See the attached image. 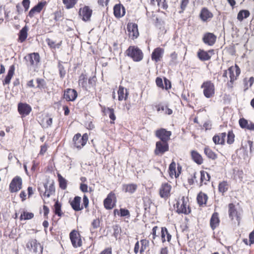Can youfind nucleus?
I'll list each match as a JSON object with an SVG mask.
<instances>
[{"label": "nucleus", "instance_id": "f257e3e1", "mask_svg": "<svg viewBox=\"0 0 254 254\" xmlns=\"http://www.w3.org/2000/svg\"><path fill=\"white\" fill-rule=\"evenodd\" d=\"M126 53L127 56L130 57L134 62H139L143 59V53L137 47L129 46L126 50Z\"/></svg>", "mask_w": 254, "mask_h": 254}, {"label": "nucleus", "instance_id": "f03ea898", "mask_svg": "<svg viewBox=\"0 0 254 254\" xmlns=\"http://www.w3.org/2000/svg\"><path fill=\"white\" fill-rule=\"evenodd\" d=\"M203 89L204 95L207 98L212 97L215 93V87L214 84L211 81L204 82L201 86Z\"/></svg>", "mask_w": 254, "mask_h": 254}, {"label": "nucleus", "instance_id": "7ed1b4c3", "mask_svg": "<svg viewBox=\"0 0 254 254\" xmlns=\"http://www.w3.org/2000/svg\"><path fill=\"white\" fill-rule=\"evenodd\" d=\"M88 139V136L87 133L83 134L82 136L79 133L76 134L73 138L74 146L78 149H81L86 144Z\"/></svg>", "mask_w": 254, "mask_h": 254}, {"label": "nucleus", "instance_id": "20e7f679", "mask_svg": "<svg viewBox=\"0 0 254 254\" xmlns=\"http://www.w3.org/2000/svg\"><path fill=\"white\" fill-rule=\"evenodd\" d=\"M177 212L179 213H184L188 214L190 212V207L187 206V201L184 196H183L180 201H178L176 204Z\"/></svg>", "mask_w": 254, "mask_h": 254}, {"label": "nucleus", "instance_id": "39448f33", "mask_svg": "<svg viewBox=\"0 0 254 254\" xmlns=\"http://www.w3.org/2000/svg\"><path fill=\"white\" fill-rule=\"evenodd\" d=\"M169 146L168 142L158 141L156 142L154 154L157 156H162L166 152L169 151Z\"/></svg>", "mask_w": 254, "mask_h": 254}, {"label": "nucleus", "instance_id": "423d86ee", "mask_svg": "<svg viewBox=\"0 0 254 254\" xmlns=\"http://www.w3.org/2000/svg\"><path fill=\"white\" fill-rule=\"evenodd\" d=\"M22 181L19 176H16L11 181L9 184V191L13 193L19 191L22 189Z\"/></svg>", "mask_w": 254, "mask_h": 254}, {"label": "nucleus", "instance_id": "0eeeda50", "mask_svg": "<svg viewBox=\"0 0 254 254\" xmlns=\"http://www.w3.org/2000/svg\"><path fill=\"white\" fill-rule=\"evenodd\" d=\"M28 65L37 66L40 62V58L38 53H33L27 55L24 57Z\"/></svg>", "mask_w": 254, "mask_h": 254}, {"label": "nucleus", "instance_id": "6e6552de", "mask_svg": "<svg viewBox=\"0 0 254 254\" xmlns=\"http://www.w3.org/2000/svg\"><path fill=\"white\" fill-rule=\"evenodd\" d=\"M26 248L29 250H33V252L37 253V252H42L43 247L41 246L40 243H38L35 239H30L26 245Z\"/></svg>", "mask_w": 254, "mask_h": 254}, {"label": "nucleus", "instance_id": "1a4fd4ad", "mask_svg": "<svg viewBox=\"0 0 254 254\" xmlns=\"http://www.w3.org/2000/svg\"><path fill=\"white\" fill-rule=\"evenodd\" d=\"M171 134V131H168L164 128L157 130L155 133L156 137L160 139L159 141L165 142H168Z\"/></svg>", "mask_w": 254, "mask_h": 254}, {"label": "nucleus", "instance_id": "9d476101", "mask_svg": "<svg viewBox=\"0 0 254 254\" xmlns=\"http://www.w3.org/2000/svg\"><path fill=\"white\" fill-rule=\"evenodd\" d=\"M92 13V10L88 6H84L83 8H80L79 10V15L84 21L90 20Z\"/></svg>", "mask_w": 254, "mask_h": 254}, {"label": "nucleus", "instance_id": "9b49d317", "mask_svg": "<svg viewBox=\"0 0 254 254\" xmlns=\"http://www.w3.org/2000/svg\"><path fill=\"white\" fill-rule=\"evenodd\" d=\"M115 194L113 192H110L104 200V205L106 209H111L115 206V202H113V199H116Z\"/></svg>", "mask_w": 254, "mask_h": 254}, {"label": "nucleus", "instance_id": "f8f14e48", "mask_svg": "<svg viewBox=\"0 0 254 254\" xmlns=\"http://www.w3.org/2000/svg\"><path fill=\"white\" fill-rule=\"evenodd\" d=\"M216 38V36L213 33L207 32L204 34L202 41L205 44L212 46L215 44Z\"/></svg>", "mask_w": 254, "mask_h": 254}, {"label": "nucleus", "instance_id": "ddd939ff", "mask_svg": "<svg viewBox=\"0 0 254 254\" xmlns=\"http://www.w3.org/2000/svg\"><path fill=\"white\" fill-rule=\"evenodd\" d=\"M127 29L128 32L129 36L132 39L136 38L139 35L137 25L135 23H130L127 25Z\"/></svg>", "mask_w": 254, "mask_h": 254}, {"label": "nucleus", "instance_id": "4468645a", "mask_svg": "<svg viewBox=\"0 0 254 254\" xmlns=\"http://www.w3.org/2000/svg\"><path fill=\"white\" fill-rule=\"evenodd\" d=\"M171 188V186L169 184H162L159 190L160 196L162 198H168L170 195Z\"/></svg>", "mask_w": 254, "mask_h": 254}, {"label": "nucleus", "instance_id": "2eb2a0df", "mask_svg": "<svg viewBox=\"0 0 254 254\" xmlns=\"http://www.w3.org/2000/svg\"><path fill=\"white\" fill-rule=\"evenodd\" d=\"M31 110L30 106L26 103H20L18 105V111L19 114L23 117L28 115Z\"/></svg>", "mask_w": 254, "mask_h": 254}, {"label": "nucleus", "instance_id": "dca6fc26", "mask_svg": "<svg viewBox=\"0 0 254 254\" xmlns=\"http://www.w3.org/2000/svg\"><path fill=\"white\" fill-rule=\"evenodd\" d=\"M164 52V50L163 48L160 47L155 48L151 54L152 60L156 63L158 62L162 59Z\"/></svg>", "mask_w": 254, "mask_h": 254}, {"label": "nucleus", "instance_id": "f3484780", "mask_svg": "<svg viewBox=\"0 0 254 254\" xmlns=\"http://www.w3.org/2000/svg\"><path fill=\"white\" fill-rule=\"evenodd\" d=\"M77 96V93L75 90L68 88L64 91V98L67 101H74Z\"/></svg>", "mask_w": 254, "mask_h": 254}, {"label": "nucleus", "instance_id": "a211bd4d", "mask_svg": "<svg viewBox=\"0 0 254 254\" xmlns=\"http://www.w3.org/2000/svg\"><path fill=\"white\" fill-rule=\"evenodd\" d=\"M79 234L75 230H72L69 234V237L73 246L75 248L81 246V241L78 238Z\"/></svg>", "mask_w": 254, "mask_h": 254}, {"label": "nucleus", "instance_id": "6ab92c4d", "mask_svg": "<svg viewBox=\"0 0 254 254\" xmlns=\"http://www.w3.org/2000/svg\"><path fill=\"white\" fill-rule=\"evenodd\" d=\"M213 16L212 12H211L207 8L203 7L200 12L199 17L201 20L203 22H206L210 20Z\"/></svg>", "mask_w": 254, "mask_h": 254}, {"label": "nucleus", "instance_id": "aec40b11", "mask_svg": "<svg viewBox=\"0 0 254 254\" xmlns=\"http://www.w3.org/2000/svg\"><path fill=\"white\" fill-rule=\"evenodd\" d=\"M209 53L213 54L214 50H210L206 52L203 50L199 49L197 52V57L201 61H208L211 59V56L209 55Z\"/></svg>", "mask_w": 254, "mask_h": 254}, {"label": "nucleus", "instance_id": "412c9836", "mask_svg": "<svg viewBox=\"0 0 254 254\" xmlns=\"http://www.w3.org/2000/svg\"><path fill=\"white\" fill-rule=\"evenodd\" d=\"M125 8L121 4H117L114 7V14L116 18H120L125 15Z\"/></svg>", "mask_w": 254, "mask_h": 254}, {"label": "nucleus", "instance_id": "4be33fe9", "mask_svg": "<svg viewBox=\"0 0 254 254\" xmlns=\"http://www.w3.org/2000/svg\"><path fill=\"white\" fill-rule=\"evenodd\" d=\"M81 197L76 196L70 202L72 208L75 211H78L83 209V206H80Z\"/></svg>", "mask_w": 254, "mask_h": 254}, {"label": "nucleus", "instance_id": "5701e85b", "mask_svg": "<svg viewBox=\"0 0 254 254\" xmlns=\"http://www.w3.org/2000/svg\"><path fill=\"white\" fill-rule=\"evenodd\" d=\"M48 183H45L44 184V187L45 189V191L43 194L44 196L49 197L51 195L54 194L55 192V188L54 185V182L53 181L50 185L48 186Z\"/></svg>", "mask_w": 254, "mask_h": 254}, {"label": "nucleus", "instance_id": "b1692460", "mask_svg": "<svg viewBox=\"0 0 254 254\" xmlns=\"http://www.w3.org/2000/svg\"><path fill=\"white\" fill-rule=\"evenodd\" d=\"M219 214L217 212H214L212 214L210 221V225L212 230H214L218 226L220 222Z\"/></svg>", "mask_w": 254, "mask_h": 254}, {"label": "nucleus", "instance_id": "393cba45", "mask_svg": "<svg viewBox=\"0 0 254 254\" xmlns=\"http://www.w3.org/2000/svg\"><path fill=\"white\" fill-rule=\"evenodd\" d=\"M226 136V134L225 132H223L217 135H215L212 138L213 141L215 144L223 145L225 143Z\"/></svg>", "mask_w": 254, "mask_h": 254}, {"label": "nucleus", "instance_id": "a878e982", "mask_svg": "<svg viewBox=\"0 0 254 254\" xmlns=\"http://www.w3.org/2000/svg\"><path fill=\"white\" fill-rule=\"evenodd\" d=\"M191 157L192 160L198 165L203 163V158L201 155L196 151L192 150L190 152Z\"/></svg>", "mask_w": 254, "mask_h": 254}, {"label": "nucleus", "instance_id": "bb28decb", "mask_svg": "<svg viewBox=\"0 0 254 254\" xmlns=\"http://www.w3.org/2000/svg\"><path fill=\"white\" fill-rule=\"evenodd\" d=\"M229 215L232 220H233L234 218H236L237 220L239 219V217L238 212L233 203H230L229 204Z\"/></svg>", "mask_w": 254, "mask_h": 254}, {"label": "nucleus", "instance_id": "cd10ccee", "mask_svg": "<svg viewBox=\"0 0 254 254\" xmlns=\"http://www.w3.org/2000/svg\"><path fill=\"white\" fill-rule=\"evenodd\" d=\"M14 70L15 66L14 65L12 64L9 67L8 73L4 80L3 81V85L8 84L10 83V80L14 73Z\"/></svg>", "mask_w": 254, "mask_h": 254}, {"label": "nucleus", "instance_id": "c85d7f7f", "mask_svg": "<svg viewBox=\"0 0 254 254\" xmlns=\"http://www.w3.org/2000/svg\"><path fill=\"white\" fill-rule=\"evenodd\" d=\"M118 93L119 101H122L123 99L125 100H127L128 95V92L127 89H125L123 86H120Z\"/></svg>", "mask_w": 254, "mask_h": 254}, {"label": "nucleus", "instance_id": "c756f323", "mask_svg": "<svg viewBox=\"0 0 254 254\" xmlns=\"http://www.w3.org/2000/svg\"><path fill=\"white\" fill-rule=\"evenodd\" d=\"M137 189V185L133 184H124L123 185V190L126 192L133 193Z\"/></svg>", "mask_w": 254, "mask_h": 254}, {"label": "nucleus", "instance_id": "7c9ffc66", "mask_svg": "<svg viewBox=\"0 0 254 254\" xmlns=\"http://www.w3.org/2000/svg\"><path fill=\"white\" fill-rule=\"evenodd\" d=\"M207 199L208 196L206 194L202 192H200L197 196V201L199 206L206 204Z\"/></svg>", "mask_w": 254, "mask_h": 254}, {"label": "nucleus", "instance_id": "2f4dec72", "mask_svg": "<svg viewBox=\"0 0 254 254\" xmlns=\"http://www.w3.org/2000/svg\"><path fill=\"white\" fill-rule=\"evenodd\" d=\"M28 30V29L27 27L25 26L21 30H20L18 35V39L20 42L22 43L26 39L27 37Z\"/></svg>", "mask_w": 254, "mask_h": 254}, {"label": "nucleus", "instance_id": "473e14b6", "mask_svg": "<svg viewBox=\"0 0 254 254\" xmlns=\"http://www.w3.org/2000/svg\"><path fill=\"white\" fill-rule=\"evenodd\" d=\"M204 153L209 159L214 160L217 158V154L214 153L208 146H206L204 148Z\"/></svg>", "mask_w": 254, "mask_h": 254}, {"label": "nucleus", "instance_id": "72a5a7b5", "mask_svg": "<svg viewBox=\"0 0 254 254\" xmlns=\"http://www.w3.org/2000/svg\"><path fill=\"white\" fill-rule=\"evenodd\" d=\"M78 84L80 86L82 87L83 89L87 90L88 86L87 83V78L86 75L82 73L79 77Z\"/></svg>", "mask_w": 254, "mask_h": 254}, {"label": "nucleus", "instance_id": "f704fd0d", "mask_svg": "<svg viewBox=\"0 0 254 254\" xmlns=\"http://www.w3.org/2000/svg\"><path fill=\"white\" fill-rule=\"evenodd\" d=\"M176 165L174 161H172L169 167V173L170 176L172 177L174 175L176 178L179 177V173H177L176 171Z\"/></svg>", "mask_w": 254, "mask_h": 254}, {"label": "nucleus", "instance_id": "c9c22d12", "mask_svg": "<svg viewBox=\"0 0 254 254\" xmlns=\"http://www.w3.org/2000/svg\"><path fill=\"white\" fill-rule=\"evenodd\" d=\"M229 188V185L226 181H222L219 183L218 185V190L223 195L226 192Z\"/></svg>", "mask_w": 254, "mask_h": 254}, {"label": "nucleus", "instance_id": "e433bc0d", "mask_svg": "<svg viewBox=\"0 0 254 254\" xmlns=\"http://www.w3.org/2000/svg\"><path fill=\"white\" fill-rule=\"evenodd\" d=\"M62 205L57 200L54 205V212L56 215H57L59 217H61L63 215V213L61 210Z\"/></svg>", "mask_w": 254, "mask_h": 254}, {"label": "nucleus", "instance_id": "4c0bfd02", "mask_svg": "<svg viewBox=\"0 0 254 254\" xmlns=\"http://www.w3.org/2000/svg\"><path fill=\"white\" fill-rule=\"evenodd\" d=\"M200 182L199 186H202V183L204 181H209L210 179V175L206 172L202 170L200 171Z\"/></svg>", "mask_w": 254, "mask_h": 254}, {"label": "nucleus", "instance_id": "58836bf2", "mask_svg": "<svg viewBox=\"0 0 254 254\" xmlns=\"http://www.w3.org/2000/svg\"><path fill=\"white\" fill-rule=\"evenodd\" d=\"M58 177L60 188L63 190H65L67 188V181L60 174H58Z\"/></svg>", "mask_w": 254, "mask_h": 254}, {"label": "nucleus", "instance_id": "ea45409f", "mask_svg": "<svg viewBox=\"0 0 254 254\" xmlns=\"http://www.w3.org/2000/svg\"><path fill=\"white\" fill-rule=\"evenodd\" d=\"M250 13L248 10H240L237 15V19L242 21L244 18H246L250 16Z\"/></svg>", "mask_w": 254, "mask_h": 254}, {"label": "nucleus", "instance_id": "a19ab883", "mask_svg": "<svg viewBox=\"0 0 254 254\" xmlns=\"http://www.w3.org/2000/svg\"><path fill=\"white\" fill-rule=\"evenodd\" d=\"M78 0H63V2L66 9H70L74 6Z\"/></svg>", "mask_w": 254, "mask_h": 254}, {"label": "nucleus", "instance_id": "79ce46f5", "mask_svg": "<svg viewBox=\"0 0 254 254\" xmlns=\"http://www.w3.org/2000/svg\"><path fill=\"white\" fill-rule=\"evenodd\" d=\"M34 213L32 212H28L24 211L22 213H21L20 219L21 220H29L31 219L34 217Z\"/></svg>", "mask_w": 254, "mask_h": 254}, {"label": "nucleus", "instance_id": "37998d69", "mask_svg": "<svg viewBox=\"0 0 254 254\" xmlns=\"http://www.w3.org/2000/svg\"><path fill=\"white\" fill-rule=\"evenodd\" d=\"M151 204L152 202L149 198L145 197L143 199V207L145 212H150V208Z\"/></svg>", "mask_w": 254, "mask_h": 254}, {"label": "nucleus", "instance_id": "c03bdc74", "mask_svg": "<svg viewBox=\"0 0 254 254\" xmlns=\"http://www.w3.org/2000/svg\"><path fill=\"white\" fill-rule=\"evenodd\" d=\"M46 4V1H41L38 2V4L32 7V8L34 11H36L37 13H39Z\"/></svg>", "mask_w": 254, "mask_h": 254}, {"label": "nucleus", "instance_id": "a18cd8bd", "mask_svg": "<svg viewBox=\"0 0 254 254\" xmlns=\"http://www.w3.org/2000/svg\"><path fill=\"white\" fill-rule=\"evenodd\" d=\"M234 70H235V68L233 67V66L230 67L228 68V72H229V76H230V82L231 83H232V84L233 83L234 81L235 80H236V78H237L236 76L235 75L234 73Z\"/></svg>", "mask_w": 254, "mask_h": 254}, {"label": "nucleus", "instance_id": "49530a36", "mask_svg": "<svg viewBox=\"0 0 254 254\" xmlns=\"http://www.w3.org/2000/svg\"><path fill=\"white\" fill-rule=\"evenodd\" d=\"M58 68L59 71V74L60 77L61 78H64L66 74V70L64 66V65L61 64L60 62L58 64Z\"/></svg>", "mask_w": 254, "mask_h": 254}, {"label": "nucleus", "instance_id": "de8ad7c7", "mask_svg": "<svg viewBox=\"0 0 254 254\" xmlns=\"http://www.w3.org/2000/svg\"><path fill=\"white\" fill-rule=\"evenodd\" d=\"M235 135L232 131H229L227 134V143L231 144L234 141Z\"/></svg>", "mask_w": 254, "mask_h": 254}, {"label": "nucleus", "instance_id": "09e8293b", "mask_svg": "<svg viewBox=\"0 0 254 254\" xmlns=\"http://www.w3.org/2000/svg\"><path fill=\"white\" fill-rule=\"evenodd\" d=\"M36 81L37 83V88L41 89L45 88L46 86V83L44 79L42 78H37L36 79Z\"/></svg>", "mask_w": 254, "mask_h": 254}, {"label": "nucleus", "instance_id": "8fccbe9b", "mask_svg": "<svg viewBox=\"0 0 254 254\" xmlns=\"http://www.w3.org/2000/svg\"><path fill=\"white\" fill-rule=\"evenodd\" d=\"M107 112L109 114L110 119L113 121H114L116 118L114 113V110L112 108H108L107 109Z\"/></svg>", "mask_w": 254, "mask_h": 254}, {"label": "nucleus", "instance_id": "3c124183", "mask_svg": "<svg viewBox=\"0 0 254 254\" xmlns=\"http://www.w3.org/2000/svg\"><path fill=\"white\" fill-rule=\"evenodd\" d=\"M113 229L114 230L113 235L117 238L121 232V227L119 225H115L113 226Z\"/></svg>", "mask_w": 254, "mask_h": 254}, {"label": "nucleus", "instance_id": "603ef678", "mask_svg": "<svg viewBox=\"0 0 254 254\" xmlns=\"http://www.w3.org/2000/svg\"><path fill=\"white\" fill-rule=\"evenodd\" d=\"M165 1L166 0H156V1L157 2L158 6L164 9H166L168 7V5Z\"/></svg>", "mask_w": 254, "mask_h": 254}, {"label": "nucleus", "instance_id": "864d4df0", "mask_svg": "<svg viewBox=\"0 0 254 254\" xmlns=\"http://www.w3.org/2000/svg\"><path fill=\"white\" fill-rule=\"evenodd\" d=\"M96 84V77L95 76L90 77L88 81V89L93 87Z\"/></svg>", "mask_w": 254, "mask_h": 254}, {"label": "nucleus", "instance_id": "5fc2aeb1", "mask_svg": "<svg viewBox=\"0 0 254 254\" xmlns=\"http://www.w3.org/2000/svg\"><path fill=\"white\" fill-rule=\"evenodd\" d=\"M141 244V247L140 249V253L141 254H142L145 249H146V247L148 246V242L146 241V240H141L140 241Z\"/></svg>", "mask_w": 254, "mask_h": 254}, {"label": "nucleus", "instance_id": "6e6d98bb", "mask_svg": "<svg viewBox=\"0 0 254 254\" xmlns=\"http://www.w3.org/2000/svg\"><path fill=\"white\" fill-rule=\"evenodd\" d=\"M120 216L122 217H124V216H128L129 217L130 216L129 211L127 209H125V208H121L120 209Z\"/></svg>", "mask_w": 254, "mask_h": 254}, {"label": "nucleus", "instance_id": "4d7b16f0", "mask_svg": "<svg viewBox=\"0 0 254 254\" xmlns=\"http://www.w3.org/2000/svg\"><path fill=\"white\" fill-rule=\"evenodd\" d=\"M248 121L244 118L240 119L239 120L240 126L243 128H246L247 126L248 125Z\"/></svg>", "mask_w": 254, "mask_h": 254}, {"label": "nucleus", "instance_id": "13d9d810", "mask_svg": "<svg viewBox=\"0 0 254 254\" xmlns=\"http://www.w3.org/2000/svg\"><path fill=\"white\" fill-rule=\"evenodd\" d=\"M164 88L166 90L170 89L171 88V83L170 81L166 78V77L164 78Z\"/></svg>", "mask_w": 254, "mask_h": 254}, {"label": "nucleus", "instance_id": "bf43d9fd", "mask_svg": "<svg viewBox=\"0 0 254 254\" xmlns=\"http://www.w3.org/2000/svg\"><path fill=\"white\" fill-rule=\"evenodd\" d=\"M168 233V230L166 228L162 227L161 229V238L162 242H165V236L166 234Z\"/></svg>", "mask_w": 254, "mask_h": 254}, {"label": "nucleus", "instance_id": "052dcab7", "mask_svg": "<svg viewBox=\"0 0 254 254\" xmlns=\"http://www.w3.org/2000/svg\"><path fill=\"white\" fill-rule=\"evenodd\" d=\"M91 226L93 229H97L100 226V221L98 219L93 220L91 223Z\"/></svg>", "mask_w": 254, "mask_h": 254}, {"label": "nucleus", "instance_id": "680f3d73", "mask_svg": "<svg viewBox=\"0 0 254 254\" xmlns=\"http://www.w3.org/2000/svg\"><path fill=\"white\" fill-rule=\"evenodd\" d=\"M156 83L158 87L162 89H164V86L163 83V80L161 78L159 77H157L156 79Z\"/></svg>", "mask_w": 254, "mask_h": 254}, {"label": "nucleus", "instance_id": "e2e57ef3", "mask_svg": "<svg viewBox=\"0 0 254 254\" xmlns=\"http://www.w3.org/2000/svg\"><path fill=\"white\" fill-rule=\"evenodd\" d=\"M189 2V0H182L181 4V8L182 9V11L183 12L186 8L187 5L188 4Z\"/></svg>", "mask_w": 254, "mask_h": 254}, {"label": "nucleus", "instance_id": "0e129e2a", "mask_svg": "<svg viewBox=\"0 0 254 254\" xmlns=\"http://www.w3.org/2000/svg\"><path fill=\"white\" fill-rule=\"evenodd\" d=\"M30 0H23L22 5L25 8V11L27 10L30 5Z\"/></svg>", "mask_w": 254, "mask_h": 254}, {"label": "nucleus", "instance_id": "69168bd1", "mask_svg": "<svg viewBox=\"0 0 254 254\" xmlns=\"http://www.w3.org/2000/svg\"><path fill=\"white\" fill-rule=\"evenodd\" d=\"M89 200L87 196L86 195H84L83 197V207L87 208L88 206Z\"/></svg>", "mask_w": 254, "mask_h": 254}, {"label": "nucleus", "instance_id": "338daca9", "mask_svg": "<svg viewBox=\"0 0 254 254\" xmlns=\"http://www.w3.org/2000/svg\"><path fill=\"white\" fill-rule=\"evenodd\" d=\"M249 245L254 244V230L249 234Z\"/></svg>", "mask_w": 254, "mask_h": 254}, {"label": "nucleus", "instance_id": "774afa93", "mask_svg": "<svg viewBox=\"0 0 254 254\" xmlns=\"http://www.w3.org/2000/svg\"><path fill=\"white\" fill-rule=\"evenodd\" d=\"M46 42L48 44V45L51 47V48H56V44L55 43L54 41H53V40L50 39H47L46 40Z\"/></svg>", "mask_w": 254, "mask_h": 254}]
</instances>
